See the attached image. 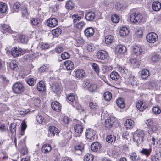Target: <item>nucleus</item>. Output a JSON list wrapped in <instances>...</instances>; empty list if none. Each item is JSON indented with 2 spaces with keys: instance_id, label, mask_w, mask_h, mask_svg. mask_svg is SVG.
I'll return each instance as SVG.
<instances>
[{
  "instance_id": "nucleus-1",
  "label": "nucleus",
  "mask_w": 161,
  "mask_h": 161,
  "mask_svg": "<svg viewBox=\"0 0 161 161\" xmlns=\"http://www.w3.org/2000/svg\"><path fill=\"white\" fill-rule=\"evenodd\" d=\"M144 136V131L140 129H137L134 133L133 139L135 142H136L138 146L143 141Z\"/></svg>"
},
{
  "instance_id": "nucleus-2",
  "label": "nucleus",
  "mask_w": 161,
  "mask_h": 161,
  "mask_svg": "<svg viewBox=\"0 0 161 161\" xmlns=\"http://www.w3.org/2000/svg\"><path fill=\"white\" fill-rule=\"evenodd\" d=\"M12 88L13 92L16 94L22 93L25 90V87L23 85L18 82L13 84Z\"/></svg>"
},
{
  "instance_id": "nucleus-3",
  "label": "nucleus",
  "mask_w": 161,
  "mask_h": 161,
  "mask_svg": "<svg viewBox=\"0 0 161 161\" xmlns=\"http://www.w3.org/2000/svg\"><path fill=\"white\" fill-rule=\"evenodd\" d=\"M142 19V17L140 14L133 13L130 15V21L135 23L140 22Z\"/></svg>"
},
{
  "instance_id": "nucleus-4",
  "label": "nucleus",
  "mask_w": 161,
  "mask_h": 161,
  "mask_svg": "<svg viewBox=\"0 0 161 161\" xmlns=\"http://www.w3.org/2000/svg\"><path fill=\"white\" fill-rule=\"evenodd\" d=\"M146 39L149 43H154L158 40V36L156 33L151 32L147 35Z\"/></svg>"
},
{
  "instance_id": "nucleus-5",
  "label": "nucleus",
  "mask_w": 161,
  "mask_h": 161,
  "mask_svg": "<svg viewBox=\"0 0 161 161\" xmlns=\"http://www.w3.org/2000/svg\"><path fill=\"white\" fill-rule=\"evenodd\" d=\"M96 134V131L90 128L87 129L86 131L85 135L86 137L90 140L94 139Z\"/></svg>"
},
{
  "instance_id": "nucleus-6",
  "label": "nucleus",
  "mask_w": 161,
  "mask_h": 161,
  "mask_svg": "<svg viewBox=\"0 0 161 161\" xmlns=\"http://www.w3.org/2000/svg\"><path fill=\"white\" fill-rule=\"evenodd\" d=\"M22 49L19 47H13L11 51V53L13 57L15 58L19 57L21 55Z\"/></svg>"
},
{
  "instance_id": "nucleus-7",
  "label": "nucleus",
  "mask_w": 161,
  "mask_h": 161,
  "mask_svg": "<svg viewBox=\"0 0 161 161\" xmlns=\"http://www.w3.org/2000/svg\"><path fill=\"white\" fill-rule=\"evenodd\" d=\"M58 21L55 18H51L49 19L47 21V25L51 27L56 26L58 24Z\"/></svg>"
},
{
  "instance_id": "nucleus-8",
  "label": "nucleus",
  "mask_w": 161,
  "mask_h": 161,
  "mask_svg": "<svg viewBox=\"0 0 161 161\" xmlns=\"http://www.w3.org/2000/svg\"><path fill=\"white\" fill-rule=\"evenodd\" d=\"M136 106L137 108L141 111H143L147 108L146 103L140 100H138L136 102Z\"/></svg>"
},
{
  "instance_id": "nucleus-9",
  "label": "nucleus",
  "mask_w": 161,
  "mask_h": 161,
  "mask_svg": "<svg viewBox=\"0 0 161 161\" xmlns=\"http://www.w3.org/2000/svg\"><path fill=\"white\" fill-rule=\"evenodd\" d=\"M152 7L154 11H158L161 9V3L158 1H154L152 3Z\"/></svg>"
},
{
  "instance_id": "nucleus-10",
  "label": "nucleus",
  "mask_w": 161,
  "mask_h": 161,
  "mask_svg": "<svg viewBox=\"0 0 161 161\" xmlns=\"http://www.w3.org/2000/svg\"><path fill=\"white\" fill-rule=\"evenodd\" d=\"M75 131L77 134L76 136L80 137V135L83 132V128L82 126L79 124H77L74 126Z\"/></svg>"
},
{
  "instance_id": "nucleus-11",
  "label": "nucleus",
  "mask_w": 161,
  "mask_h": 161,
  "mask_svg": "<svg viewBox=\"0 0 161 161\" xmlns=\"http://www.w3.org/2000/svg\"><path fill=\"white\" fill-rule=\"evenodd\" d=\"M95 17V13L92 11H89L86 12L85 15V19L88 21H92Z\"/></svg>"
},
{
  "instance_id": "nucleus-12",
  "label": "nucleus",
  "mask_w": 161,
  "mask_h": 161,
  "mask_svg": "<svg viewBox=\"0 0 161 161\" xmlns=\"http://www.w3.org/2000/svg\"><path fill=\"white\" fill-rule=\"evenodd\" d=\"M52 150L51 145L48 144H45L43 145L41 148L42 152L44 154L49 153Z\"/></svg>"
},
{
  "instance_id": "nucleus-13",
  "label": "nucleus",
  "mask_w": 161,
  "mask_h": 161,
  "mask_svg": "<svg viewBox=\"0 0 161 161\" xmlns=\"http://www.w3.org/2000/svg\"><path fill=\"white\" fill-rule=\"evenodd\" d=\"M0 30L3 33H5L7 32L12 33V32L9 25L6 24L2 25Z\"/></svg>"
},
{
  "instance_id": "nucleus-14",
  "label": "nucleus",
  "mask_w": 161,
  "mask_h": 161,
  "mask_svg": "<svg viewBox=\"0 0 161 161\" xmlns=\"http://www.w3.org/2000/svg\"><path fill=\"white\" fill-rule=\"evenodd\" d=\"M97 58L100 59L104 60L107 56V54L104 51H99L96 54Z\"/></svg>"
},
{
  "instance_id": "nucleus-15",
  "label": "nucleus",
  "mask_w": 161,
  "mask_h": 161,
  "mask_svg": "<svg viewBox=\"0 0 161 161\" xmlns=\"http://www.w3.org/2000/svg\"><path fill=\"white\" fill-rule=\"evenodd\" d=\"M94 29L92 27L87 28L84 31V33L85 36L87 37H91L92 36L94 33Z\"/></svg>"
},
{
  "instance_id": "nucleus-16",
  "label": "nucleus",
  "mask_w": 161,
  "mask_h": 161,
  "mask_svg": "<svg viewBox=\"0 0 161 161\" xmlns=\"http://www.w3.org/2000/svg\"><path fill=\"white\" fill-rule=\"evenodd\" d=\"M114 122L113 118H109L105 120L104 126L105 127L109 129L112 127Z\"/></svg>"
},
{
  "instance_id": "nucleus-17",
  "label": "nucleus",
  "mask_w": 161,
  "mask_h": 161,
  "mask_svg": "<svg viewBox=\"0 0 161 161\" xmlns=\"http://www.w3.org/2000/svg\"><path fill=\"white\" fill-rule=\"evenodd\" d=\"M51 107L53 109L56 111H58L61 109V107L58 102H53L51 103Z\"/></svg>"
},
{
  "instance_id": "nucleus-18",
  "label": "nucleus",
  "mask_w": 161,
  "mask_h": 161,
  "mask_svg": "<svg viewBox=\"0 0 161 161\" xmlns=\"http://www.w3.org/2000/svg\"><path fill=\"white\" fill-rule=\"evenodd\" d=\"M116 50L117 52L119 53H124L126 52L127 49L125 46L119 45L116 46Z\"/></svg>"
},
{
  "instance_id": "nucleus-19",
  "label": "nucleus",
  "mask_w": 161,
  "mask_h": 161,
  "mask_svg": "<svg viewBox=\"0 0 161 161\" xmlns=\"http://www.w3.org/2000/svg\"><path fill=\"white\" fill-rule=\"evenodd\" d=\"M64 64L67 70H71L74 68V63L71 61L67 60L64 63Z\"/></svg>"
},
{
  "instance_id": "nucleus-20",
  "label": "nucleus",
  "mask_w": 161,
  "mask_h": 161,
  "mask_svg": "<svg viewBox=\"0 0 161 161\" xmlns=\"http://www.w3.org/2000/svg\"><path fill=\"white\" fill-rule=\"evenodd\" d=\"M37 88L38 91L41 92H44L46 91V86L44 82L41 81L37 84Z\"/></svg>"
},
{
  "instance_id": "nucleus-21",
  "label": "nucleus",
  "mask_w": 161,
  "mask_h": 161,
  "mask_svg": "<svg viewBox=\"0 0 161 161\" xmlns=\"http://www.w3.org/2000/svg\"><path fill=\"white\" fill-rule=\"evenodd\" d=\"M85 72L81 69H78L75 71V75L78 78H81L84 76Z\"/></svg>"
},
{
  "instance_id": "nucleus-22",
  "label": "nucleus",
  "mask_w": 161,
  "mask_h": 161,
  "mask_svg": "<svg viewBox=\"0 0 161 161\" xmlns=\"http://www.w3.org/2000/svg\"><path fill=\"white\" fill-rule=\"evenodd\" d=\"M110 77L112 80L115 81H118L121 78L119 74L115 71H113L111 73L110 75Z\"/></svg>"
},
{
  "instance_id": "nucleus-23",
  "label": "nucleus",
  "mask_w": 161,
  "mask_h": 161,
  "mask_svg": "<svg viewBox=\"0 0 161 161\" xmlns=\"http://www.w3.org/2000/svg\"><path fill=\"white\" fill-rule=\"evenodd\" d=\"M134 121L130 119H128L126 120V121L124 123V125L125 127L126 128L129 129L132 128L134 126Z\"/></svg>"
},
{
  "instance_id": "nucleus-24",
  "label": "nucleus",
  "mask_w": 161,
  "mask_h": 161,
  "mask_svg": "<svg viewBox=\"0 0 161 161\" xmlns=\"http://www.w3.org/2000/svg\"><path fill=\"white\" fill-rule=\"evenodd\" d=\"M100 144L98 142H94L91 145V148L93 151H97L100 148Z\"/></svg>"
},
{
  "instance_id": "nucleus-25",
  "label": "nucleus",
  "mask_w": 161,
  "mask_h": 161,
  "mask_svg": "<svg viewBox=\"0 0 161 161\" xmlns=\"http://www.w3.org/2000/svg\"><path fill=\"white\" fill-rule=\"evenodd\" d=\"M49 130L51 134H52L54 136L55 134L57 135L59 133V130L57 128L54 126H50L49 127Z\"/></svg>"
},
{
  "instance_id": "nucleus-26",
  "label": "nucleus",
  "mask_w": 161,
  "mask_h": 161,
  "mask_svg": "<svg viewBox=\"0 0 161 161\" xmlns=\"http://www.w3.org/2000/svg\"><path fill=\"white\" fill-rule=\"evenodd\" d=\"M52 91L55 93H57L60 91L59 85L57 83L53 84L51 87Z\"/></svg>"
},
{
  "instance_id": "nucleus-27",
  "label": "nucleus",
  "mask_w": 161,
  "mask_h": 161,
  "mask_svg": "<svg viewBox=\"0 0 161 161\" xmlns=\"http://www.w3.org/2000/svg\"><path fill=\"white\" fill-rule=\"evenodd\" d=\"M142 51V49L140 46H135L133 47V52L136 55H140Z\"/></svg>"
},
{
  "instance_id": "nucleus-28",
  "label": "nucleus",
  "mask_w": 161,
  "mask_h": 161,
  "mask_svg": "<svg viewBox=\"0 0 161 161\" xmlns=\"http://www.w3.org/2000/svg\"><path fill=\"white\" fill-rule=\"evenodd\" d=\"M116 104L121 109L125 107V104L124 100L123 98H119L116 101Z\"/></svg>"
},
{
  "instance_id": "nucleus-29",
  "label": "nucleus",
  "mask_w": 161,
  "mask_h": 161,
  "mask_svg": "<svg viewBox=\"0 0 161 161\" xmlns=\"http://www.w3.org/2000/svg\"><path fill=\"white\" fill-rule=\"evenodd\" d=\"M129 31L127 27H123L120 29L119 34L123 36H126L128 34Z\"/></svg>"
},
{
  "instance_id": "nucleus-30",
  "label": "nucleus",
  "mask_w": 161,
  "mask_h": 161,
  "mask_svg": "<svg viewBox=\"0 0 161 161\" xmlns=\"http://www.w3.org/2000/svg\"><path fill=\"white\" fill-rule=\"evenodd\" d=\"M151 151L152 149L150 148L148 149L143 148L140 152L142 154L148 157L150 155Z\"/></svg>"
},
{
  "instance_id": "nucleus-31",
  "label": "nucleus",
  "mask_w": 161,
  "mask_h": 161,
  "mask_svg": "<svg viewBox=\"0 0 161 161\" xmlns=\"http://www.w3.org/2000/svg\"><path fill=\"white\" fill-rule=\"evenodd\" d=\"M149 75V71L146 69L142 70L141 72V77L143 79H146Z\"/></svg>"
},
{
  "instance_id": "nucleus-32",
  "label": "nucleus",
  "mask_w": 161,
  "mask_h": 161,
  "mask_svg": "<svg viewBox=\"0 0 161 161\" xmlns=\"http://www.w3.org/2000/svg\"><path fill=\"white\" fill-rule=\"evenodd\" d=\"M62 32V30L59 28H57L56 29L52 30V34L55 36L58 37L60 35Z\"/></svg>"
},
{
  "instance_id": "nucleus-33",
  "label": "nucleus",
  "mask_w": 161,
  "mask_h": 161,
  "mask_svg": "<svg viewBox=\"0 0 161 161\" xmlns=\"http://www.w3.org/2000/svg\"><path fill=\"white\" fill-rule=\"evenodd\" d=\"M114 40V37L112 35H108L105 37V42L107 44H110Z\"/></svg>"
},
{
  "instance_id": "nucleus-34",
  "label": "nucleus",
  "mask_w": 161,
  "mask_h": 161,
  "mask_svg": "<svg viewBox=\"0 0 161 161\" xmlns=\"http://www.w3.org/2000/svg\"><path fill=\"white\" fill-rule=\"evenodd\" d=\"M7 9L6 4L3 2H0V12L2 13H5Z\"/></svg>"
},
{
  "instance_id": "nucleus-35",
  "label": "nucleus",
  "mask_w": 161,
  "mask_h": 161,
  "mask_svg": "<svg viewBox=\"0 0 161 161\" xmlns=\"http://www.w3.org/2000/svg\"><path fill=\"white\" fill-rule=\"evenodd\" d=\"M103 97L106 101L110 100L112 97L111 93L108 91L105 92L103 94Z\"/></svg>"
},
{
  "instance_id": "nucleus-36",
  "label": "nucleus",
  "mask_w": 161,
  "mask_h": 161,
  "mask_svg": "<svg viewBox=\"0 0 161 161\" xmlns=\"http://www.w3.org/2000/svg\"><path fill=\"white\" fill-rule=\"evenodd\" d=\"M9 67L13 70H15L18 69V68L17 64L15 61H12L9 64Z\"/></svg>"
},
{
  "instance_id": "nucleus-37",
  "label": "nucleus",
  "mask_w": 161,
  "mask_h": 161,
  "mask_svg": "<svg viewBox=\"0 0 161 161\" xmlns=\"http://www.w3.org/2000/svg\"><path fill=\"white\" fill-rule=\"evenodd\" d=\"M19 41L22 43H26L28 41V38L25 35H20L19 36Z\"/></svg>"
},
{
  "instance_id": "nucleus-38",
  "label": "nucleus",
  "mask_w": 161,
  "mask_h": 161,
  "mask_svg": "<svg viewBox=\"0 0 161 161\" xmlns=\"http://www.w3.org/2000/svg\"><path fill=\"white\" fill-rule=\"evenodd\" d=\"M21 12L22 16L23 18L27 19L28 17L29 13L27 11V8L25 7H23L21 8Z\"/></svg>"
},
{
  "instance_id": "nucleus-39",
  "label": "nucleus",
  "mask_w": 161,
  "mask_h": 161,
  "mask_svg": "<svg viewBox=\"0 0 161 161\" xmlns=\"http://www.w3.org/2000/svg\"><path fill=\"white\" fill-rule=\"evenodd\" d=\"M74 5V4L72 1L69 0L66 2L65 7L67 9L72 10L73 9Z\"/></svg>"
},
{
  "instance_id": "nucleus-40",
  "label": "nucleus",
  "mask_w": 161,
  "mask_h": 161,
  "mask_svg": "<svg viewBox=\"0 0 161 161\" xmlns=\"http://www.w3.org/2000/svg\"><path fill=\"white\" fill-rule=\"evenodd\" d=\"M94 158L93 156L90 153L86 154L84 157V161H92Z\"/></svg>"
},
{
  "instance_id": "nucleus-41",
  "label": "nucleus",
  "mask_w": 161,
  "mask_h": 161,
  "mask_svg": "<svg viewBox=\"0 0 161 161\" xmlns=\"http://www.w3.org/2000/svg\"><path fill=\"white\" fill-rule=\"evenodd\" d=\"M111 19L113 23H116L119 22V18L117 14H113L111 16Z\"/></svg>"
},
{
  "instance_id": "nucleus-42",
  "label": "nucleus",
  "mask_w": 161,
  "mask_h": 161,
  "mask_svg": "<svg viewBox=\"0 0 161 161\" xmlns=\"http://www.w3.org/2000/svg\"><path fill=\"white\" fill-rule=\"evenodd\" d=\"M130 158L132 161H140L139 157H137L136 153L135 152L131 153Z\"/></svg>"
},
{
  "instance_id": "nucleus-43",
  "label": "nucleus",
  "mask_w": 161,
  "mask_h": 161,
  "mask_svg": "<svg viewBox=\"0 0 161 161\" xmlns=\"http://www.w3.org/2000/svg\"><path fill=\"white\" fill-rule=\"evenodd\" d=\"M143 33V31L142 29L141 28H138L136 29L135 34L137 37L138 38H140L142 37Z\"/></svg>"
},
{
  "instance_id": "nucleus-44",
  "label": "nucleus",
  "mask_w": 161,
  "mask_h": 161,
  "mask_svg": "<svg viewBox=\"0 0 161 161\" xmlns=\"http://www.w3.org/2000/svg\"><path fill=\"white\" fill-rule=\"evenodd\" d=\"M92 66L94 71L98 75L100 71V69L98 65L96 63H93Z\"/></svg>"
},
{
  "instance_id": "nucleus-45",
  "label": "nucleus",
  "mask_w": 161,
  "mask_h": 161,
  "mask_svg": "<svg viewBox=\"0 0 161 161\" xmlns=\"http://www.w3.org/2000/svg\"><path fill=\"white\" fill-rule=\"evenodd\" d=\"M160 58L159 56L156 54L152 56L151 58V59L152 61L154 63L159 61Z\"/></svg>"
},
{
  "instance_id": "nucleus-46",
  "label": "nucleus",
  "mask_w": 161,
  "mask_h": 161,
  "mask_svg": "<svg viewBox=\"0 0 161 161\" xmlns=\"http://www.w3.org/2000/svg\"><path fill=\"white\" fill-rule=\"evenodd\" d=\"M20 4L19 2L15 3L13 5V9L14 11L18 12H19L20 8Z\"/></svg>"
},
{
  "instance_id": "nucleus-47",
  "label": "nucleus",
  "mask_w": 161,
  "mask_h": 161,
  "mask_svg": "<svg viewBox=\"0 0 161 161\" xmlns=\"http://www.w3.org/2000/svg\"><path fill=\"white\" fill-rule=\"evenodd\" d=\"M118 70L121 73L125 74L128 72V70L124 67L119 66L118 67Z\"/></svg>"
},
{
  "instance_id": "nucleus-48",
  "label": "nucleus",
  "mask_w": 161,
  "mask_h": 161,
  "mask_svg": "<svg viewBox=\"0 0 161 161\" xmlns=\"http://www.w3.org/2000/svg\"><path fill=\"white\" fill-rule=\"evenodd\" d=\"M36 119L37 122L39 123L42 124H44L45 123L44 118L41 115H37L36 117Z\"/></svg>"
},
{
  "instance_id": "nucleus-49",
  "label": "nucleus",
  "mask_w": 161,
  "mask_h": 161,
  "mask_svg": "<svg viewBox=\"0 0 161 161\" xmlns=\"http://www.w3.org/2000/svg\"><path fill=\"white\" fill-rule=\"evenodd\" d=\"M152 110L153 113L154 114H159L161 112V110L158 107H154L152 108Z\"/></svg>"
},
{
  "instance_id": "nucleus-50",
  "label": "nucleus",
  "mask_w": 161,
  "mask_h": 161,
  "mask_svg": "<svg viewBox=\"0 0 161 161\" xmlns=\"http://www.w3.org/2000/svg\"><path fill=\"white\" fill-rule=\"evenodd\" d=\"M67 99L69 102L73 103L75 101V95L73 93L69 94L67 97Z\"/></svg>"
},
{
  "instance_id": "nucleus-51",
  "label": "nucleus",
  "mask_w": 161,
  "mask_h": 161,
  "mask_svg": "<svg viewBox=\"0 0 161 161\" xmlns=\"http://www.w3.org/2000/svg\"><path fill=\"white\" fill-rule=\"evenodd\" d=\"M40 20L37 18H34L32 19L31 21V24L35 26L37 25L40 22Z\"/></svg>"
},
{
  "instance_id": "nucleus-52",
  "label": "nucleus",
  "mask_w": 161,
  "mask_h": 161,
  "mask_svg": "<svg viewBox=\"0 0 161 161\" xmlns=\"http://www.w3.org/2000/svg\"><path fill=\"white\" fill-rule=\"evenodd\" d=\"M116 137L112 135L107 136L106 138V141L108 142H111L114 140Z\"/></svg>"
},
{
  "instance_id": "nucleus-53",
  "label": "nucleus",
  "mask_w": 161,
  "mask_h": 161,
  "mask_svg": "<svg viewBox=\"0 0 161 161\" xmlns=\"http://www.w3.org/2000/svg\"><path fill=\"white\" fill-rule=\"evenodd\" d=\"M61 57L62 59L65 60L69 58L70 55L68 52H64L61 54Z\"/></svg>"
},
{
  "instance_id": "nucleus-54",
  "label": "nucleus",
  "mask_w": 161,
  "mask_h": 161,
  "mask_svg": "<svg viewBox=\"0 0 161 161\" xmlns=\"http://www.w3.org/2000/svg\"><path fill=\"white\" fill-rule=\"evenodd\" d=\"M16 125L15 123H12L10 124V130L12 133H14L16 132Z\"/></svg>"
},
{
  "instance_id": "nucleus-55",
  "label": "nucleus",
  "mask_w": 161,
  "mask_h": 161,
  "mask_svg": "<svg viewBox=\"0 0 161 161\" xmlns=\"http://www.w3.org/2000/svg\"><path fill=\"white\" fill-rule=\"evenodd\" d=\"M27 83L30 86H32L36 83L35 80L33 78H29L26 81Z\"/></svg>"
},
{
  "instance_id": "nucleus-56",
  "label": "nucleus",
  "mask_w": 161,
  "mask_h": 161,
  "mask_svg": "<svg viewBox=\"0 0 161 161\" xmlns=\"http://www.w3.org/2000/svg\"><path fill=\"white\" fill-rule=\"evenodd\" d=\"M72 18L73 19V22L74 23L77 22V21H79L81 19V17L77 14H74L72 16Z\"/></svg>"
},
{
  "instance_id": "nucleus-57",
  "label": "nucleus",
  "mask_w": 161,
  "mask_h": 161,
  "mask_svg": "<svg viewBox=\"0 0 161 161\" xmlns=\"http://www.w3.org/2000/svg\"><path fill=\"white\" fill-rule=\"evenodd\" d=\"M89 90L91 91H93L95 90L97 88V86L96 84H91Z\"/></svg>"
},
{
  "instance_id": "nucleus-58",
  "label": "nucleus",
  "mask_w": 161,
  "mask_h": 161,
  "mask_svg": "<svg viewBox=\"0 0 161 161\" xmlns=\"http://www.w3.org/2000/svg\"><path fill=\"white\" fill-rule=\"evenodd\" d=\"M64 50V48L61 46H58L55 48V51L58 53H60Z\"/></svg>"
},
{
  "instance_id": "nucleus-59",
  "label": "nucleus",
  "mask_w": 161,
  "mask_h": 161,
  "mask_svg": "<svg viewBox=\"0 0 161 161\" xmlns=\"http://www.w3.org/2000/svg\"><path fill=\"white\" fill-rule=\"evenodd\" d=\"M84 148L83 146L82 145L79 144L75 147V150H79L81 151Z\"/></svg>"
},
{
  "instance_id": "nucleus-60",
  "label": "nucleus",
  "mask_w": 161,
  "mask_h": 161,
  "mask_svg": "<svg viewBox=\"0 0 161 161\" xmlns=\"http://www.w3.org/2000/svg\"><path fill=\"white\" fill-rule=\"evenodd\" d=\"M24 58L27 61H30L32 59H33V55L31 54H28L27 55H25L24 56Z\"/></svg>"
},
{
  "instance_id": "nucleus-61",
  "label": "nucleus",
  "mask_w": 161,
  "mask_h": 161,
  "mask_svg": "<svg viewBox=\"0 0 161 161\" xmlns=\"http://www.w3.org/2000/svg\"><path fill=\"white\" fill-rule=\"evenodd\" d=\"M146 124L147 126L151 127L153 125V122L152 119H149L147 120L146 122Z\"/></svg>"
},
{
  "instance_id": "nucleus-62",
  "label": "nucleus",
  "mask_w": 161,
  "mask_h": 161,
  "mask_svg": "<svg viewBox=\"0 0 161 161\" xmlns=\"http://www.w3.org/2000/svg\"><path fill=\"white\" fill-rule=\"evenodd\" d=\"M85 23L83 21H81L78 23L76 25V27L79 29H81L85 25Z\"/></svg>"
},
{
  "instance_id": "nucleus-63",
  "label": "nucleus",
  "mask_w": 161,
  "mask_h": 161,
  "mask_svg": "<svg viewBox=\"0 0 161 161\" xmlns=\"http://www.w3.org/2000/svg\"><path fill=\"white\" fill-rule=\"evenodd\" d=\"M115 8L118 10H120L123 8V5L122 4L120 3H117L116 5Z\"/></svg>"
},
{
  "instance_id": "nucleus-64",
  "label": "nucleus",
  "mask_w": 161,
  "mask_h": 161,
  "mask_svg": "<svg viewBox=\"0 0 161 161\" xmlns=\"http://www.w3.org/2000/svg\"><path fill=\"white\" fill-rule=\"evenodd\" d=\"M89 106L91 109H93L96 108L97 105L96 103L91 102L89 103Z\"/></svg>"
}]
</instances>
